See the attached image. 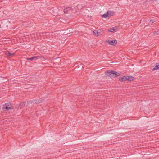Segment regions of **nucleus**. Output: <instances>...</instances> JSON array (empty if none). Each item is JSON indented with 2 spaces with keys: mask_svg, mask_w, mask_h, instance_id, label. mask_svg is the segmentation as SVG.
Here are the masks:
<instances>
[{
  "mask_svg": "<svg viewBox=\"0 0 159 159\" xmlns=\"http://www.w3.org/2000/svg\"><path fill=\"white\" fill-rule=\"evenodd\" d=\"M105 73L107 76H109L111 78H113L120 75V73L112 70H108L105 71Z\"/></svg>",
  "mask_w": 159,
  "mask_h": 159,
  "instance_id": "1",
  "label": "nucleus"
},
{
  "mask_svg": "<svg viewBox=\"0 0 159 159\" xmlns=\"http://www.w3.org/2000/svg\"><path fill=\"white\" fill-rule=\"evenodd\" d=\"M2 109L4 111H8L13 109V107L11 106V103L8 102L6 103L3 105Z\"/></svg>",
  "mask_w": 159,
  "mask_h": 159,
  "instance_id": "2",
  "label": "nucleus"
},
{
  "mask_svg": "<svg viewBox=\"0 0 159 159\" xmlns=\"http://www.w3.org/2000/svg\"><path fill=\"white\" fill-rule=\"evenodd\" d=\"M106 42L108 43L109 45H111L115 46L117 44V40H106Z\"/></svg>",
  "mask_w": 159,
  "mask_h": 159,
  "instance_id": "3",
  "label": "nucleus"
},
{
  "mask_svg": "<svg viewBox=\"0 0 159 159\" xmlns=\"http://www.w3.org/2000/svg\"><path fill=\"white\" fill-rule=\"evenodd\" d=\"M43 100L42 99L37 100H33L31 101V103H34L35 104H39L42 102Z\"/></svg>",
  "mask_w": 159,
  "mask_h": 159,
  "instance_id": "4",
  "label": "nucleus"
},
{
  "mask_svg": "<svg viewBox=\"0 0 159 159\" xmlns=\"http://www.w3.org/2000/svg\"><path fill=\"white\" fill-rule=\"evenodd\" d=\"M71 10V8L70 7H66L64 9V12L65 14H67Z\"/></svg>",
  "mask_w": 159,
  "mask_h": 159,
  "instance_id": "5",
  "label": "nucleus"
},
{
  "mask_svg": "<svg viewBox=\"0 0 159 159\" xmlns=\"http://www.w3.org/2000/svg\"><path fill=\"white\" fill-rule=\"evenodd\" d=\"M126 77L127 79L126 80V81H133L134 79V77L131 76H126Z\"/></svg>",
  "mask_w": 159,
  "mask_h": 159,
  "instance_id": "6",
  "label": "nucleus"
},
{
  "mask_svg": "<svg viewBox=\"0 0 159 159\" xmlns=\"http://www.w3.org/2000/svg\"><path fill=\"white\" fill-rule=\"evenodd\" d=\"M39 57L37 56H34L32 57H31L30 58H27V60H35L37 59L38 58H39Z\"/></svg>",
  "mask_w": 159,
  "mask_h": 159,
  "instance_id": "7",
  "label": "nucleus"
},
{
  "mask_svg": "<svg viewBox=\"0 0 159 159\" xmlns=\"http://www.w3.org/2000/svg\"><path fill=\"white\" fill-rule=\"evenodd\" d=\"M157 69H159V63H157L155 64L154 67L152 70V71H154Z\"/></svg>",
  "mask_w": 159,
  "mask_h": 159,
  "instance_id": "8",
  "label": "nucleus"
},
{
  "mask_svg": "<svg viewBox=\"0 0 159 159\" xmlns=\"http://www.w3.org/2000/svg\"><path fill=\"white\" fill-rule=\"evenodd\" d=\"M127 79L126 76H124L121 77H120L119 78V80L120 81L122 82L125 81H126Z\"/></svg>",
  "mask_w": 159,
  "mask_h": 159,
  "instance_id": "9",
  "label": "nucleus"
},
{
  "mask_svg": "<svg viewBox=\"0 0 159 159\" xmlns=\"http://www.w3.org/2000/svg\"><path fill=\"white\" fill-rule=\"evenodd\" d=\"M5 55L8 57H11L14 55L15 53H11L9 51H7L5 52Z\"/></svg>",
  "mask_w": 159,
  "mask_h": 159,
  "instance_id": "10",
  "label": "nucleus"
},
{
  "mask_svg": "<svg viewBox=\"0 0 159 159\" xmlns=\"http://www.w3.org/2000/svg\"><path fill=\"white\" fill-rule=\"evenodd\" d=\"M116 27H113L112 28H110L108 29V31L111 32H114L115 31V30L116 29Z\"/></svg>",
  "mask_w": 159,
  "mask_h": 159,
  "instance_id": "11",
  "label": "nucleus"
},
{
  "mask_svg": "<svg viewBox=\"0 0 159 159\" xmlns=\"http://www.w3.org/2000/svg\"><path fill=\"white\" fill-rule=\"evenodd\" d=\"M107 12L108 13V15L109 16V17L113 16L114 13V12L113 11L109 10H108L107 11Z\"/></svg>",
  "mask_w": 159,
  "mask_h": 159,
  "instance_id": "12",
  "label": "nucleus"
},
{
  "mask_svg": "<svg viewBox=\"0 0 159 159\" xmlns=\"http://www.w3.org/2000/svg\"><path fill=\"white\" fill-rule=\"evenodd\" d=\"M57 18H59V20H60V21L63 23H65L66 21V20H64L59 15L57 16Z\"/></svg>",
  "mask_w": 159,
  "mask_h": 159,
  "instance_id": "13",
  "label": "nucleus"
},
{
  "mask_svg": "<svg viewBox=\"0 0 159 159\" xmlns=\"http://www.w3.org/2000/svg\"><path fill=\"white\" fill-rule=\"evenodd\" d=\"M25 104V102H23L20 103L19 104V107H20V108H22L23 106H24Z\"/></svg>",
  "mask_w": 159,
  "mask_h": 159,
  "instance_id": "14",
  "label": "nucleus"
},
{
  "mask_svg": "<svg viewBox=\"0 0 159 159\" xmlns=\"http://www.w3.org/2000/svg\"><path fill=\"white\" fill-rule=\"evenodd\" d=\"M102 17L103 18H107L109 17V16L108 15V13L107 12L106 13H105L102 15Z\"/></svg>",
  "mask_w": 159,
  "mask_h": 159,
  "instance_id": "15",
  "label": "nucleus"
},
{
  "mask_svg": "<svg viewBox=\"0 0 159 159\" xmlns=\"http://www.w3.org/2000/svg\"><path fill=\"white\" fill-rule=\"evenodd\" d=\"M93 34L96 36H98L99 35V34H98V31L97 30H94L93 31Z\"/></svg>",
  "mask_w": 159,
  "mask_h": 159,
  "instance_id": "16",
  "label": "nucleus"
},
{
  "mask_svg": "<svg viewBox=\"0 0 159 159\" xmlns=\"http://www.w3.org/2000/svg\"><path fill=\"white\" fill-rule=\"evenodd\" d=\"M153 34L155 35L159 34V31H157V32L155 31L153 32Z\"/></svg>",
  "mask_w": 159,
  "mask_h": 159,
  "instance_id": "17",
  "label": "nucleus"
},
{
  "mask_svg": "<svg viewBox=\"0 0 159 159\" xmlns=\"http://www.w3.org/2000/svg\"><path fill=\"white\" fill-rule=\"evenodd\" d=\"M97 31H98V34H99V35H101L102 34V33L100 32V30H97Z\"/></svg>",
  "mask_w": 159,
  "mask_h": 159,
  "instance_id": "18",
  "label": "nucleus"
},
{
  "mask_svg": "<svg viewBox=\"0 0 159 159\" xmlns=\"http://www.w3.org/2000/svg\"><path fill=\"white\" fill-rule=\"evenodd\" d=\"M150 22H151L152 23H153L155 22V21L153 19H152L150 20Z\"/></svg>",
  "mask_w": 159,
  "mask_h": 159,
  "instance_id": "19",
  "label": "nucleus"
},
{
  "mask_svg": "<svg viewBox=\"0 0 159 159\" xmlns=\"http://www.w3.org/2000/svg\"><path fill=\"white\" fill-rule=\"evenodd\" d=\"M56 15V14H55V13H54L53 15L55 16Z\"/></svg>",
  "mask_w": 159,
  "mask_h": 159,
  "instance_id": "20",
  "label": "nucleus"
}]
</instances>
